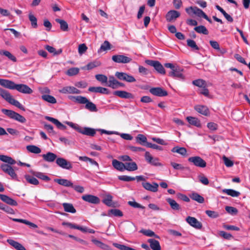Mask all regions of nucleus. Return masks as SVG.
<instances>
[{
    "instance_id": "obj_1",
    "label": "nucleus",
    "mask_w": 250,
    "mask_h": 250,
    "mask_svg": "<svg viewBox=\"0 0 250 250\" xmlns=\"http://www.w3.org/2000/svg\"><path fill=\"white\" fill-rule=\"evenodd\" d=\"M0 85L10 89H16L19 92L31 94L33 90L27 85L24 84H16L14 82L9 80L0 79Z\"/></svg>"
},
{
    "instance_id": "obj_2",
    "label": "nucleus",
    "mask_w": 250,
    "mask_h": 250,
    "mask_svg": "<svg viewBox=\"0 0 250 250\" xmlns=\"http://www.w3.org/2000/svg\"><path fill=\"white\" fill-rule=\"evenodd\" d=\"M69 99L75 103L80 104H85V108L91 112L97 111L96 105L92 102L89 101L86 97L82 96H69Z\"/></svg>"
},
{
    "instance_id": "obj_3",
    "label": "nucleus",
    "mask_w": 250,
    "mask_h": 250,
    "mask_svg": "<svg viewBox=\"0 0 250 250\" xmlns=\"http://www.w3.org/2000/svg\"><path fill=\"white\" fill-rule=\"evenodd\" d=\"M0 96L9 104L18 107L22 111L25 110L23 106L19 101L14 99L9 91L1 87H0Z\"/></svg>"
},
{
    "instance_id": "obj_4",
    "label": "nucleus",
    "mask_w": 250,
    "mask_h": 250,
    "mask_svg": "<svg viewBox=\"0 0 250 250\" xmlns=\"http://www.w3.org/2000/svg\"><path fill=\"white\" fill-rule=\"evenodd\" d=\"M65 123L78 132L83 135L94 136L96 134V130L95 129L88 127H82L78 124H74L71 122L66 121Z\"/></svg>"
},
{
    "instance_id": "obj_5",
    "label": "nucleus",
    "mask_w": 250,
    "mask_h": 250,
    "mask_svg": "<svg viewBox=\"0 0 250 250\" xmlns=\"http://www.w3.org/2000/svg\"><path fill=\"white\" fill-rule=\"evenodd\" d=\"M145 62L147 64L153 66L158 73L161 74H165V68L159 61L146 60L145 61Z\"/></svg>"
},
{
    "instance_id": "obj_6",
    "label": "nucleus",
    "mask_w": 250,
    "mask_h": 250,
    "mask_svg": "<svg viewBox=\"0 0 250 250\" xmlns=\"http://www.w3.org/2000/svg\"><path fill=\"white\" fill-rule=\"evenodd\" d=\"M188 161L199 167H205L207 165L206 161L199 156L190 157L188 158Z\"/></svg>"
},
{
    "instance_id": "obj_7",
    "label": "nucleus",
    "mask_w": 250,
    "mask_h": 250,
    "mask_svg": "<svg viewBox=\"0 0 250 250\" xmlns=\"http://www.w3.org/2000/svg\"><path fill=\"white\" fill-rule=\"evenodd\" d=\"M186 11L189 15H191L193 14L199 17H206V14L203 12V10L199 9L197 7L190 6L186 8Z\"/></svg>"
},
{
    "instance_id": "obj_8",
    "label": "nucleus",
    "mask_w": 250,
    "mask_h": 250,
    "mask_svg": "<svg viewBox=\"0 0 250 250\" xmlns=\"http://www.w3.org/2000/svg\"><path fill=\"white\" fill-rule=\"evenodd\" d=\"M115 76L119 80L126 81L128 83L136 82V79L131 75L126 73L116 72Z\"/></svg>"
},
{
    "instance_id": "obj_9",
    "label": "nucleus",
    "mask_w": 250,
    "mask_h": 250,
    "mask_svg": "<svg viewBox=\"0 0 250 250\" xmlns=\"http://www.w3.org/2000/svg\"><path fill=\"white\" fill-rule=\"evenodd\" d=\"M145 157L146 161L154 166H163V164L159 162L158 158L153 157L149 152H146L145 154Z\"/></svg>"
},
{
    "instance_id": "obj_10",
    "label": "nucleus",
    "mask_w": 250,
    "mask_h": 250,
    "mask_svg": "<svg viewBox=\"0 0 250 250\" xmlns=\"http://www.w3.org/2000/svg\"><path fill=\"white\" fill-rule=\"evenodd\" d=\"M183 69L178 65L172 71L169 72L168 75L173 78H177L179 79L184 80L185 76L183 74Z\"/></svg>"
},
{
    "instance_id": "obj_11",
    "label": "nucleus",
    "mask_w": 250,
    "mask_h": 250,
    "mask_svg": "<svg viewBox=\"0 0 250 250\" xmlns=\"http://www.w3.org/2000/svg\"><path fill=\"white\" fill-rule=\"evenodd\" d=\"M112 60L117 63H127L130 62L132 59L123 55H116L112 57Z\"/></svg>"
},
{
    "instance_id": "obj_12",
    "label": "nucleus",
    "mask_w": 250,
    "mask_h": 250,
    "mask_svg": "<svg viewBox=\"0 0 250 250\" xmlns=\"http://www.w3.org/2000/svg\"><path fill=\"white\" fill-rule=\"evenodd\" d=\"M56 163L58 166L63 169H70L72 168L71 163L63 158H58Z\"/></svg>"
},
{
    "instance_id": "obj_13",
    "label": "nucleus",
    "mask_w": 250,
    "mask_h": 250,
    "mask_svg": "<svg viewBox=\"0 0 250 250\" xmlns=\"http://www.w3.org/2000/svg\"><path fill=\"white\" fill-rule=\"evenodd\" d=\"M0 167L5 173L9 175L12 179H17V175L11 166L3 164L1 165Z\"/></svg>"
},
{
    "instance_id": "obj_14",
    "label": "nucleus",
    "mask_w": 250,
    "mask_h": 250,
    "mask_svg": "<svg viewBox=\"0 0 250 250\" xmlns=\"http://www.w3.org/2000/svg\"><path fill=\"white\" fill-rule=\"evenodd\" d=\"M82 198L85 202L94 204H98L100 202V199L97 196L91 194L83 195L82 196Z\"/></svg>"
},
{
    "instance_id": "obj_15",
    "label": "nucleus",
    "mask_w": 250,
    "mask_h": 250,
    "mask_svg": "<svg viewBox=\"0 0 250 250\" xmlns=\"http://www.w3.org/2000/svg\"><path fill=\"white\" fill-rule=\"evenodd\" d=\"M59 92L62 94H80L81 91L75 87L68 86L62 87L59 90Z\"/></svg>"
},
{
    "instance_id": "obj_16",
    "label": "nucleus",
    "mask_w": 250,
    "mask_h": 250,
    "mask_svg": "<svg viewBox=\"0 0 250 250\" xmlns=\"http://www.w3.org/2000/svg\"><path fill=\"white\" fill-rule=\"evenodd\" d=\"M186 221L192 227L197 229H201L202 225L201 222L198 221L197 219L193 217L188 216L186 218Z\"/></svg>"
},
{
    "instance_id": "obj_17",
    "label": "nucleus",
    "mask_w": 250,
    "mask_h": 250,
    "mask_svg": "<svg viewBox=\"0 0 250 250\" xmlns=\"http://www.w3.org/2000/svg\"><path fill=\"white\" fill-rule=\"evenodd\" d=\"M149 92L153 95L158 97H164L167 95V91L164 90L161 87L151 88L149 90Z\"/></svg>"
},
{
    "instance_id": "obj_18",
    "label": "nucleus",
    "mask_w": 250,
    "mask_h": 250,
    "mask_svg": "<svg viewBox=\"0 0 250 250\" xmlns=\"http://www.w3.org/2000/svg\"><path fill=\"white\" fill-rule=\"evenodd\" d=\"M113 95L124 99H133L134 96L131 93L124 90H117L113 93Z\"/></svg>"
},
{
    "instance_id": "obj_19",
    "label": "nucleus",
    "mask_w": 250,
    "mask_h": 250,
    "mask_svg": "<svg viewBox=\"0 0 250 250\" xmlns=\"http://www.w3.org/2000/svg\"><path fill=\"white\" fill-rule=\"evenodd\" d=\"M180 13L179 12L176 10H170L168 11L166 16V18L167 21L170 22L175 20L177 18L179 17Z\"/></svg>"
},
{
    "instance_id": "obj_20",
    "label": "nucleus",
    "mask_w": 250,
    "mask_h": 250,
    "mask_svg": "<svg viewBox=\"0 0 250 250\" xmlns=\"http://www.w3.org/2000/svg\"><path fill=\"white\" fill-rule=\"evenodd\" d=\"M142 186L144 188L147 190L155 192L158 191L159 185L156 183H153L152 184L148 182H144L142 183Z\"/></svg>"
},
{
    "instance_id": "obj_21",
    "label": "nucleus",
    "mask_w": 250,
    "mask_h": 250,
    "mask_svg": "<svg viewBox=\"0 0 250 250\" xmlns=\"http://www.w3.org/2000/svg\"><path fill=\"white\" fill-rule=\"evenodd\" d=\"M88 90L90 92L100 93L101 94H110L109 90L104 87L98 86V87H90L88 88Z\"/></svg>"
},
{
    "instance_id": "obj_22",
    "label": "nucleus",
    "mask_w": 250,
    "mask_h": 250,
    "mask_svg": "<svg viewBox=\"0 0 250 250\" xmlns=\"http://www.w3.org/2000/svg\"><path fill=\"white\" fill-rule=\"evenodd\" d=\"M0 199L3 202L9 205L16 206L18 205L17 202L15 200L6 195L0 194Z\"/></svg>"
},
{
    "instance_id": "obj_23",
    "label": "nucleus",
    "mask_w": 250,
    "mask_h": 250,
    "mask_svg": "<svg viewBox=\"0 0 250 250\" xmlns=\"http://www.w3.org/2000/svg\"><path fill=\"white\" fill-rule=\"evenodd\" d=\"M45 119L55 125L60 129L65 130L66 128V126L62 124L57 119L49 116L45 117Z\"/></svg>"
},
{
    "instance_id": "obj_24",
    "label": "nucleus",
    "mask_w": 250,
    "mask_h": 250,
    "mask_svg": "<svg viewBox=\"0 0 250 250\" xmlns=\"http://www.w3.org/2000/svg\"><path fill=\"white\" fill-rule=\"evenodd\" d=\"M43 159L48 162H53L56 159H57V155L51 152H48L46 154L42 155Z\"/></svg>"
},
{
    "instance_id": "obj_25",
    "label": "nucleus",
    "mask_w": 250,
    "mask_h": 250,
    "mask_svg": "<svg viewBox=\"0 0 250 250\" xmlns=\"http://www.w3.org/2000/svg\"><path fill=\"white\" fill-rule=\"evenodd\" d=\"M194 109L198 113L205 116H208L209 113L208 108L205 105H197L194 106Z\"/></svg>"
},
{
    "instance_id": "obj_26",
    "label": "nucleus",
    "mask_w": 250,
    "mask_h": 250,
    "mask_svg": "<svg viewBox=\"0 0 250 250\" xmlns=\"http://www.w3.org/2000/svg\"><path fill=\"white\" fill-rule=\"evenodd\" d=\"M147 241L150 244V248L152 250H161V247L158 241L154 239H149Z\"/></svg>"
},
{
    "instance_id": "obj_27",
    "label": "nucleus",
    "mask_w": 250,
    "mask_h": 250,
    "mask_svg": "<svg viewBox=\"0 0 250 250\" xmlns=\"http://www.w3.org/2000/svg\"><path fill=\"white\" fill-rule=\"evenodd\" d=\"M54 181L58 184L66 187H71V186H73V183L67 179H55Z\"/></svg>"
},
{
    "instance_id": "obj_28",
    "label": "nucleus",
    "mask_w": 250,
    "mask_h": 250,
    "mask_svg": "<svg viewBox=\"0 0 250 250\" xmlns=\"http://www.w3.org/2000/svg\"><path fill=\"white\" fill-rule=\"evenodd\" d=\"M137 169V165L134 162L125 163V169L129 171H133L136 170Z\"/></svg>"
},
{
    "instance_id": "obj_29",
    "label": "nucleus",
    "mask_w": 250,
    "mask_h": 250,
    "mask_svg": "<svg viewBox=\"0 0 250 250\" xmlns=\"http://www.w3.org/2000/svg\"><path fill=\"white\" fill-rule=\"evenodd\" d=\"M112 164L113 167L117 170L120 171H123L125 170V163L114 159L112 161Z\"/></svg>"
},
{
    "instance_id": "obj_30",
    "label": "nucleus",
    "mask_w": 250,
    "mask_h": 250,
    "mask_svg": "<svg viewBox=\"0 0 250 250\" xmlns=\"http://www.w3.org/2000/svg\"><path fill=\"white\" fill-rule=\"evenodd\" d=\"M187 120L189 123V124H190L191 125H194L198 127H201V126L200 121L197 118L189 116L187 117Z\"/></svg>"
},
{
    "instance_id": "obj_31",
    "label": "nucleus",
    "mask_w": 250,
    "mask_h": 250,
    "mask_svg": "<svg viewBox=\"0 0 250 250\" xmlns=\"http://www.w3.org/2000/svg\"><path fill=\"white\" fill-rule=\"evenodd\" d=\"M171 151L173 153H177L183 156L187 155V150L186 148L184 147H179L176 146L174 147L172 149Z\"/></svg>"
},
{
    "instance_id": "obj_32",
    "label": "nucleus",
    "mask_w": 250,
    "mask_h": 250,
    "mask_svg": "<svg viewBox=\"0 0 250 250\" xmlns=\"http://www.w3.org/2000/svg\"><path fill=\"white\" fill-rule=\"evenodd\" d=\"M62 206L64 211L66 212L72 213H75L76 212V210L72 204L64 203L62 204Z\"/></svg>"
},
{
    "instance_id": "obj_33",
    "label": "nucleus",
    "mask_w": 250,
    "mask_h": 250,
    "mask_svg": "<svg viewBox=\"0 0 250 250\" xmlns=\"http://www.w3.org/2000/svg\"><path fill=\"white\" fill-rule=\"evenodd\" d=\"M166 200L172 209L175 210H179L180 209V205L174 200L171 198H167Z\"/></svg>"
},
{
    "instance_id": "obj_34",
    "label": "nucleus",
    "mask_w": 250,
    "mask_h": 250,
    "mask_svg": "<svg viewBox=\"0 0 250 250\" xmlns=\"http://www.w3.org/2000/svg\"><path fill=\"white\" fill-rule=\"evenodd\" d=\"M109 80L107 83V86L111 87L113 89H116V83H118V81L113 76H109Z\"/></svg>"
},
{
    "instance_id": "obj_35",
    "label": "nucleus",
    "mask_w": 250,
    "mask_h": 250,
    "mask_svg": "<svg viewBox=\"0 0 250 250\" xmlns=\"http://www.w3.org/2000/svg\"><path fill=\"white\" fill-rule=\"evenodd\" d=\"M190 197L193 200L196 201L199 203H203L204 198L203 197L199 195L198 193L194 192L190 195Z\"/></svg>"
},
{
    "instance_id": "obj_36",
    "label": "nucleus",
    "mask_w": 250,
    "mask_h": 250,
    "mask_svg": "<svg viewBox=\"0 0 250 250\" xmlns=\"http://www.w3.org/2000/svg\"><path fill=\"white\" fill-rule=\"evenodd\" d=\"M222 192L233 197H236L240 195L239 191L232 189H224L222 190Z\"/></svg>"
},
{
    "instance_id": "obj_37",
    "label": "nucleus",
    "mask_w": 250,
    "mask_h": 250,
    "mask_svg": "<svg viewBox=\"0 0 250 250\" xmlns=\"http://www.w3.org/2000/svg\"><path fill=\"white\" fill-rule=\"evenodd\" d=\"M0 55L7 57L9 60L14 62H16L17 61L16 58L8 51L0 50Z\"/></svg>"
},
{
    "instance_id": "obj_38",
    "label": "nucleus",
    "mask_w": 250,
    "mask_h": 250,
    "mask_svg": "<svg viewBox=\"0 0 250 250\" xmlns=\"http://www.w3.org/2000/svg\"><path fill=\"white\" fill-rule=\"evenodd\" d=\"M56 21L60 24V28L63 31H67L68 29V25L67 23L63 20L56 19Z\"/></svg>"
},
{
    "instance_id": "obj_39",
    "label": "nucleus",
    "mask_w": 250,
    "mask_h": 250,
    "mask_svg": "<svg viewBox=\"0 0 250 250\" xmlns=\"http://www.w3.org/2000/svg\"><path fill=\"white\" fill-rule=\"evenodd\" d=\"M27 150L32 153L39 154L41 152V149L34 145H29L26 146Z\"/></svg>"
},
{
    "instance_id": "obj_40",
    "label": "nucleus",
    "mask_w": 250,
    "mask_h": 250,
    "mask_svg": "<svg viewBox=\"0 0 250 250\" xmlns=\"http://www.w3.org/2000/svg\"><path fill=\"white\" fill-rule=\"evenodd\" d=\"M136 141L137 143L142 145H145L144 144H146L147 143L146 137L142 134H139L137 136Z\"/></svg>"
},
{
    "instance_id": "obj_41",
    "label": "nucleus",
    "mask_w": 250,
    "mask_h": 250,
    "mask_svg": "<svg viewBox=\"0 0 250 250\" xmlns=\"http://www.w3.org/2000/svg\"><path fill=\"white\" fill-rule=\"evenodd\" d=\"M45 48L50 53L53 54L54 55H59L62 53V49H60L58 50H56V49L51 46L46 45L45 46Z\"/></svg>"
},
{
    "instance_id": "obj_42",
    "label": "nucleus",
    "mask_w": 250,
    "mask_h": 250,
    "mask_svg": "<svg viewBox=\"0 0 250 250\" xmlns=\"http://www.w3.org/2000/svg\"><path fill=\"white\" fill-rule=\"evenodd\" d=\"M194 30L198 33L208 35V31L206 27L203 25H200L194 27Z\"/></svg>"
},
{
    "instance_id": "obj_43",
    "label": "nucleus",
    "mask_w": 250,
    "mask_h": 250,
    "mask_svg": "<svg viewBox=\"0 0 250 250\" xmlns=\"http://www.w3.org/2000/svg\"><path fill=\"white\" fill-rule=\"evenodd\" d=\"M42 98L44 101L51 104H56L57 103L56 99L53 96L49 95H43L42 96Z\"/></svg>"
},
{
    "instance_id": "obj_44",
    "label": "nucleus",
    "mask_w": 250,
    "mask_h": 250,
    "mask_svg": "<svg viewBox=\"0 0 250 250\" xmlns=\"http://www.w3.org/2000/svg\"><path fill=\"white\" fill-rule=\"evenodd\" d=\"M24 177L26 180L30 184L38 185L39 184V181L34 177L31 176L29 175H25Z\"/></svg>"
},
{
    "instance_id": "obj_45",
    "label": "nucleus",
    "mask_w": 250,
    "mask_h": 250,
    "mask_svg": "<svg viewBox=\"0 0 250 250\" xmlns=\"http://www.w3.org/2000/svg\"><path fill=\"white\" fill-rule=\"evenodd\" d=\"M111 215L114 216L122 217L123 216V213L118 209H111L108 211V215L111 216Z\"/></svg>"
},
{
    "instance_id": "obj_46",
    "label": "nucleus",
    "mask_w": 250,
    "mask_h": 250,
    "mask_svg": "<svg viewBox=\"0 0 250 250\" xmlns=\"http://www.w3.org/2000/svg\"><path fill=\"white\" fill-rule=\"evenodd\" d=\"M32 174L34 176L37 177L38 178L42 179L44 181H48L50 180V178L44 174V173L40 172H33Z\"/></svg>"
},
{
    "instance_id": "obj_47",
    "label": "nucleus",
    "mask_w": 250,
    "mask_h": 250,
    "mask_svg": "<svg viewBox=\"0 0 250 250\" xmlns=\"http://www.w3.org/2000/svg\"><path fill=\"white\" fill-rule=\"evenodd\" d=\"M140 232L143 233L144 235L149 237H154L158 238L159 237L155 234V233L150 229H142L140 231Z\"/></svg>"
},
{
    "instance_id": "obj_48",
    "label": "nucleus",
    "mask_w": 250,
    "mask_h": 250,
    "mask_svg": "<svg viewBox=\"0 0 250 250\" xmlns=\"http://www.w3.org/2000/svg\"><path fill=\"white\" fill-rule=\"evenodd\" d=\"M1 112L9 118L14 119L16 112L11 110L2 109Z\"/></svg>"
},
{
    "instance_id": "obj_49",
    "label": "nucleus",
    "mask_w": 250,
    "mask_h": 250,
    "mask_svg": "<svg viewBox=\"0 0 250 250\" xmlns=\"http://www.w3.org/2000/svg\"><path fill=\"white\" fill-rule=\"evenodd\" d=\"M28 17L29 21H31L32 26L33 28H37L38 26L37 19L36 17L30 13L29 14Z\"/></svg>"
},
{
    "instance_id": "obj_50",
    "label": "nucleus",
    "mask_w": 250,
    "mask_h": 250,
    "mask_svg": "<svg viewBox=\"0 0 250 250\" xmlns=\"http://www.w3.org/2000/svg\"><path fill=\"white\" fill-rule=\"evenodd\" d=\"M79 72V69L77 67H72L69 69L66 72V74L69 76H73L77 75Z\"/></svg>"
},
{
    "instance_id": "obj_51",
    "label": "nucleus",
    "mask_w": 250,
    "mask_h": 250,
    "mask_svg": "<svg viewBox=\"0 0 250 250\" xmlns=\"http://www.w3.org/2000/svg\"><path fill=\"white\" fill-rule=\"evenodd\" d=\"M192 83L194 85L200 87H206V82L202 79H198L194 80L192 82Z\"/></svg>"
},
{
    "instance_id": "obj_52",
    "label": "nucleus",
    "mask_w": 250,
    "mask_h": 250,
    "mask_svg": "<svg viewBox=\"0 0 250 250\" xmlns=\"http://www.w3.org/2000/svg\"><path fill=\"white\" fill-rule=\"evenodd\" d=\"M95 78L98 81L102 83H107L108 78L107 77L103 74H97L95 76Z\"/></svg>"
},
{
    "instance_id": "obj_53",
    "label": "nucleus",
    "mask_w": 250,
    "mask_h": 250,
    "mask_svg": "<svg viewBox=\"0 0 250 250\" xmlns=\"http://www.w3.org/2000/svg\"><path fill=\"white\" fill-rule=\"evenodd\" d=\"M112 196L110 195H107L106 196L105 198L103 200V203L106 205L111 207L112 205Z\"/></svg>"
},
{
    "instance_id": "obj_54",
    "label": "nucleus",
    "mask_w": 250,
    "mask_h": 250,
    "mask_svg": "<svg viewBox=\"0 0 250 250\" xmlns=\"http://www.w3.org/2000/svg\"><path fill=\"white\" fill-rule=\"evenodd\" d=\"M62 225L63 226H66L68 227H69L71 229H77L81 230V226L77 225L75 224H72V223H69V222H64L62 223Z\"/></svg>"
},
{
    "instance_id": "obj_55",
    "label": "nucleus",
    "mask_w": 250,
    "mask_h": 250,
    "mask_svg": "<svg viewBox=\"0 0 250 250\" xmlns=\"http://www.w3.org/2000/svg\"><path fill=\"white\" fill-rule=\"evenodd\" d=\"M187 45L191 48L196 50H198L199 49L198 46L196 45L195 42L192 40H188Z\"/></svg>"
},
{
    "instance_id": "obj_56",
    "label": "nucleus",
    "mask_w": 250,
    "mask_h": 250,
    "mask_svg": "<svg viewBox=\"0 0 250 250\" xmlns=\"http://www.w3.org/2000/svg\"><path fill=\"white\" fill-rule=\"evenodd\" d=\"M118 179L120 180L125 181V182H130V181L135 180L134 177H131L129 176H127V175L119 176Z\"/></svg>"
},
{
    "instance_id": "obj_57",
    "label": "nucleus",
    "mask_w": 250,
    "mask_h": 250,
    "mask_svg": "<svg viewBox=\"0 0 250 250\" xmlns=\"http://www.w3.org/2000/svg\"><path fill=\"white\" fill-rule=\"evenodd\" d=\"M14 120H16L21 123H24L26 122V119L22 116L16 112Z\"/></svg>"
},
{
    "instance_id": "obj_58",
    "label": "nucleus",
    "mask_w": 250,
    "mask_h": 250,
    "mask_svg": "<svg viewBox=\"0 0 250 250\" xmlns=\"http://www.w3.org/2000/svg\"><path fill=\"white\" fill-rule=\"evenodd\" d=\"M223 160L226 167H231L233 166V162L225 156L223 157Z\"/></svg>"
},
{
    "instance_id": "obj_59",
    "label": "nucleus",
    "mask_w": 250,
    "mask_h": 250,
    "mask_svg": "<svg viewBox=\"0 0 250 250\" xmlns=\"http://www.w3.org/2000/svg\"><path fill=\"white\" fill-rule=\"evenodd\" d=\"M145 146L147 147L155 149H157L159 150H162L163 149L161 146L150 143H146V144H145Z\"/></svg>"
},
{
    "instance_id": "obj_60",
    "label": "nucleus",
    "mask_w": 250,
    "mask_h": 250,
    "mask_svg": "<svg viewBox=\"0 0 250 250\" xmlns=\"http://www.w3.org/2000/svg\"><path fill=\"white\" fill-rule=\"evenodd\" d=\"M110 49V44L108 41H104L100 47V50L105 51Z\"/></svg>"
},
{
    "instance_id": "obj_61",
    "label": "nucleus",
    "mask_w": 250,
    "mask_h": 250,
    "mask_svg": "<svg viewBox=\"0 0 250 250\" xmlns=\"http://www.w3.org/2000/svg\"><path fill=\"white\" fill-rule=\"evenodd\" d=\"M128 204L134 208H142V209L145 208V207L144 206H143L141 205H140V204L137 203L135 201H128Z\"/></svg>"
},
{
    "instance_id": "obj_62",
    "label": "nucleus",
    "mask_w": 250,
    "mask_h": 250,
    "mask_svg": "<svg viewBox=\"0 0 250 250\" xmlns=\"http://www.w3.org/2000/svg\"><path fill=\"white\" fill-rule=\"evenodd\" d=\"M219 233L221 236L226 239L229 240L232 237L231 234L227 233L224 231H220Z\"/></svg>"
},
{
    "instance_id": "obj_63",
    "label": "nucleus",
    "mask_w": 250,
    "mask_h": 250,
    "mask_svg": "<svg viewBox=\"0 0 250 250\" xmlns=\"http://www.w3.org/2000/svg\"><path fill=\"white\" fill-rule=\"evenodd\" d=\"M206 213L210 217L216 218L219 216V214L217 212L211 210H206Z\"/></svg>"
},
{
    "instance_id": "obj_64",
    "label": "nucleus",
    "mask_w": 250,
    "mask_h": 250,
    "mask_svg": "<svg viewBox=\"0 0 250 250\" xmlns=\"http://www.w3.org/2000/svg\"><path fill=\"white\" fill-rule=\"evenodd\" d=\"M101 65V63L99 62H94L89 63L87 65V68L88 69H92L96 67L99 66Z\"/></svg>"
}]
</instances>
